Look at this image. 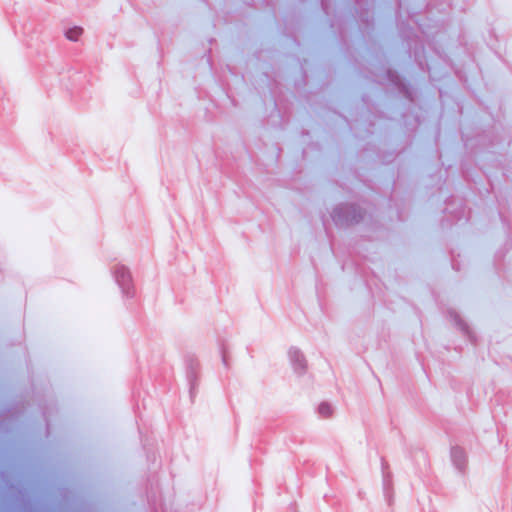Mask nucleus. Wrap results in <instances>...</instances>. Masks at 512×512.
<instances>
[{
	"instance_id": "obj_1",
	"label": "nucleus",
	"mask_w": 512,
	"mask_h": 512,
	"mask_svg": "<svg viewBox=\"0 0 512 512\" xmlns=\"http://www.w3.org/2000/svg\"><path fill=\"white\" fill-rule=\"evenodd\" d=\"M331 217L336 225H352L363 219L362 209L356 205H340L336 207Z\"/></svg>"
},
{
	"instance_id": "obj_2",
	"label": "nucleus",
	"mask_w": 512,
	"mask_h": 512,
	"mask_svg": "<svg viewBox=\"0 0 512 512\" xmlns=\"http://www.w3.org/2000/svg\"><path fill=\"white\" fill-rule=\"evenodd\" d=\"M113 275L123 295L132 297L134 295V286L129 269L124 265H116L113 270Z\"/></svg>"
},
{
	"instance_id": "obj_3",
	"label": "nucleus",
	"mask_w": 512,
	"mask_h": 512,
	"mask_svg": "<svg viewBox=\"0 0 512 512\" xmlns=\"http://www.w3.org/2000/svg\"><path fill=\"white\" fill-rule=\"evenodd\" d=\"M288 356L294 371L298 374L305 373L307 361L303 353L298 348L292 347L288 351Z\"/></svg>"
},
{
	"instance_id": "obj_4",
	"label": "nucleus",
	"mask_w": 512,
	"mask_h": 512,
	"mask_svg": "<svg viewBox=\"0 0 512 512\" xmlns=\"http://www.w3.org/2000/svg\"><path fill=\"white\" fill-rule=\"evenodd\" d=\"M450 456L455 468L460 472H464L467 467V455L464 449L459 446H453Z\"/></svg>"
},
{
	"instance_id": "obj_5",
	"label": "nucleus",
	"mask_w": 512,
	"mask_h": 512,
	"mask_svg": "<svg viewBox=\"0 0 512 512\" xmlns=\"http://www.w3.org/2000/svg\"><path fill=\"white\" fill-rule=\"evenodd\" d=\"M83 29L81 27L75 26L66 31L65 35L67 39L71 41H77L79 37L82 35Z\"/></svg>"
},
{
	"instance_id": "obj_6",
	"label": "nucleus",
	"mask_w": 512,
	"mask_h": 512,
	"mask_svg": "<svg viewBox=\"0 0 512 512\" xmlns=\"http://www.w3.org/2000/svg\"><path fill=\"white\" fill-rule=\"evenodd\" d=\"M318 413H319L320 416H322L324 418H328L333 413L332 406L329 403H327V402H322L318 406Z\"/></svg>"
},
{
	"instance_id": "obj_7",
	"label": "nucleus",
	"mask_w": 512,
	"mask_h": 512,
	"mask_svg": "<svg viewBox=\"0 0 512 512\" xmlns=\"http://www.w3.org/2000/svg\"><path fill=\"white\" fill-rule=\"evenodd\" d=\"M456 323L457 325L459 326V328L465 332L468 331V326L466 323H464L461 319H459L458 317H456Z\"/></svg>"
}]
</instances>
